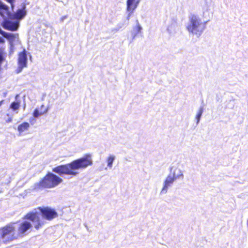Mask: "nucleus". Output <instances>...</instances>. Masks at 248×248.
<instances>
[{
	"label": "nucleus",
	"mask_w": 248,
	"mask_h": 248,
	"mask_svg": "<svg viewBox=\"0 0 248 248\" xmlns=\"http://www.w3.org/2000/svg\"><path fill=\"white\" fill-rule=\"evenodd\" d=\"M15 222H11L0 228V238L4 243H9L19 238L16 232Z\"/></svg>",
	"instance_id": "obj_1"
},
{
	"label": "nucleus",
	"mask_w": 248,
	"mask_h": 248,
	"mask_svg": "<svg viewBox=\"0 0 248 248\" xmlns=\"http://www.w3.org/2000/svg\"><path fill=\"white\" fill-rule=\"evenodd\" d=\"M93 164L91 156L87 154L83 157L73 161L70 164L63 165V170H67L68 166L72 170L84 169Z\"/></svg>",
	"instance_id": "obj_2"
},
{
	"label": "nucleus",
	"mask_w": 248,
	"mask_h": 248,
	"mask_svg": "<svg viewBox=\"0 0 248 248\" xmlns=\"http://www.w3.org/2000/svg\"><path fill=\"white\" fill-rule=\"evenodd\" d=\"M61 181V179L57 176L48 173L36 184L35 188L41 189L52 188L58 185Z\"/></svg>",
	"instance_id": "obj_3"
},
{
	"label": "nucleus",
	"mask_w": 248,
	"mask_h": 248,
	"mask_svg": "<svg viewBox=\"0 0 248 248\" xmlns=\"http://www.w3.org/2000/svg\"><path fill=\"white\" fill-rule=\"evenodd\" d=\"M190 23L186 27L189 32L200 35L204 29V25L201 19L195 15H192L189 19Z\"/></svg>",
	"instance_id": "obj_4"
},
{
	"label": "nucleus",
	"mask_w": 248,
	"mask_h": 248,
	"mask_svg": "<svg viewBox=\"0 0 248 248\" xmlns=\"http://www.w3.org/2000/svg\"><path fill=\"white\" fill-rule=\"evenodd\" d=\"M183 176L182 171H179L177 173H176L175 171H173L172 173L171 172L164 182V186L161 190V193L166 194L167 192L168 188L170 186L173 182L177 179H182Z\"/></svg>",
	"instance_id": "obj_5"
},
{
	"label": "nucleus",
	"mask_w": 248,
	"mask_h": 248,
	"mask_svg": "<svg viewBox=\"0 0 248 248\" xmlns=\"http://www.w3.org/2000/svg\"><path fill=\"white\" fill-rule=\"evenodd\" d=\"M24 219L29 220L34 224V227L37 230L40 229L45 224V222L41 220L39 214L36 212H30L24 217Z\"/></svg>",
	"instance_id": "obj_6"
},
{
	"label": "nucleus",
	"mask_w": 248,
	"mask_h": 248,
	"mask_svg": "<svg viewBox=\"0 0 248 248\" xmlns=\"http://www.w3.org/2000/svg\"><path fill=\"white\" fill-rule=\"evenodd\" d=\"M32 228L31 222L28 220H24L20 222L17 227L18 237H23L27 235Z\"/></svg>",
	"instance_id": "obj_7"
},
{
	"label": "nucleus",
	"mask_w": 248,
	"mask_h": 248,
	"mask_svg": "<svg viewBox=\"0 0 248 248\" xmlns=\"http://www.w3.org/2000/svg\"><path fill=\"white\" fill-rule=\"evenodd\" d=\"M39 210L42 217L47 220H51L58 216L56 211L48 207H39Z\"/></svg>",
	"instance_id": "obj_8"
},
{
	"label": "nucleus",
	"mask_w": 248,
	"mask_h": 248,
	"mask_svg": "<svg viewBox=\"0 0 248 248\" xmlns=\"http://www.w3.org/2000/svg\"><path fill=\"white\" fill-rule=\"evenodd\" d=\"M17 63L18 68H20V70H22L23 68L27 66V51L25 49H24L22 52L18 53Z\"/></svg>",
	"instance_id": "obj_9"
},
{
	"label": "nucleus",
	"mask_w": 248,
	"mask_h": 248,
	"mask_svg": "<svg viewBox=\"0 0 248 248\" xmlns=\"http://www.w3.org/2000/svg\"><path fill=\"white\" fill-rule=\"evenodd\" d=\"M2 25L3 28L5 30L16 31L17 30L19 27V22L18 21L13 22L5 19L3 21Z\"/></svg>",
	"instance_id": "obj_10"
},
{
	"label": "nucleus",
	"mask_w": 248,
	"mask_h": 248,
	"mask_svg": "<svg viewBox=\"0 0 248 248\" xmlns=\"http://www.w3.org/2000/svg\"><path fill=\"white\" fill-rule=\"evenodd\" d=\"M48 107L45 105L36 108L33 111L32 115L34 118H38L47 113Z\"/></svg>",
	"instance_id": "obj_11"
},
{
	"label": "nucleus",
	"mask_w": 248,
	"mask_h": 248,
	"mask_svg": "<svg viewBox=\"0 0 248 248\" xmlns=\"http://www.w3.org/2000/svg\"><path fill=\"white\" fill-rule=\"evenodd\" d=\"M26 14V5L23 4L21 8L18 9L13 15V17L14 19L21 20L25 16Z\"/></svg>",
	"instance_id": "obj_12"
},
{
	"label": "nucleus",
	"mask_w": 248,
	"mask_h": 248,
	"mask_svg": "<svg viewBox=\"0 0 248 248\" xmlns=\"http://www.w3.org/2000/svg\"><path fill=\"white\" fill-rule=\"evenodd\" d=\"M2 35L5 38L7 39L11 44H13L15 41H18L19 39L18 33H11L3 32Z\"/></svg>",
	"instance_id": "obj_13"
},
{
	"label": "nucleus",
	"mask_w": 248,
	"mask_h": 248,
	"mask_svg": "<svg viewBox=\"0 0 248 248\" xmlns=\"http://www.w3.org/2000/svg\"><path fill=\"white\" fill-rule=\"evenodd\" d=\"M139 1L136 0H127V10L132 12L137 7Z\"/></svg>",
	"instance_id": "obj_14"
},
{
	"label": "nucleus",
	"mask_w": 248,
	"mask_h": 248,
	"mask_svg": "<svg viewBox=\"0 0 248 248\" xmlns=\"http://www.w3.org/2000/svg\"><path fill=\"white\" fill-rule=\"evenodd\" d=\"M30 126V125L29 123L23 122L18 126L17 130L18 132L21 134L26 131L28 130Z\"/></svg>",
	"instance_id": "obj_15"
},
{
	"label": "nucleus",
	"mask_w": 248,
	"mask_h": 248,
	"mask_svg": "<svg viewBox=\"0 0 248 248\" xmlns=\"http://www.w3.org/2000/svg\"><path fill=\"white\" fill-rule=\"evenodd\" d=\"M2 11H4L6 13L8 12V7L0 1V15L4 17V16Z\"/></svg>",
	"instance_id": "obj_16"
},
{
	"label": "nucleus",
	"mask_w": 248,
	"mask_h": 248,
	"mask_svg": "<svg viewBox=\"0 0 248 248\" xmlns=\"http://www.w3.org/2000/svg\"><path fill=\"white\" fill-rule=\"evenodd\" d=\"M20 106L19 101H14L11 104L10 107L13 110H16L19 109Z\"/></svg>",
	"instance_id": "obj_17"
},
{
	"label": "nucleus",
	"mask_w": 248,
	"mask_h": 248,
	"mask_svg": "<svg viewBox=\"0 0 248 248\" xmlns=\"http://www.w3.org/2000/svg\"><path fill=\"white\" fill-rule=\"evenodd\" d=\"M78 173L77 171H63V178H66V176L68 175L75 176ZM66 178H68L66 177Z\"/></svg>",
	"instance_id": "obj_18"
},
{
	"label": "nucleus",
	"mask_w": 248,
	"mask_h": 248,
	"mask_svg": "<svg viewBox=\"0 0 248 248\" xmlns=\"http://www.w3.org/2000/svg\"><path fill=\"white\" fill-rule=\"evenodd\" d=\"M114 156L113 155H110L107 158L108 166L111 168L113 162L114 160Z\"/></svg>",
	"instance_id": "obj_19"
},
{
	"label": "nucleus",
	"mask_w": 248,
	"mask_h": 248,
	"mask_svg": "<svg viewBox=\"0 0 248 248\" xmlns=\"http://www.w3.org/2000/svg\"><path fill=\"white\" fill-rule=\"evenodd\" d=\"M202 110H201L197 114V116H196V118L197 119V121L198 122L199 121L200 119V118L202 116Z\"/></svg>",
	"instance_id": "obj_20"
},
{
	"label": "nucleus",
	"mask_w": 248,
	"mask_h": 248,
	"mask_svg": "<svg viewBox=\"0 0 248 248\" xmlns=\"http://www.w3.org/2000/svg\"><path fill=\"white\" fill-rule=\"evenodd\" d=\"M135 29H136V30L137 31V33H139L140 31L141 30V27L139 25H137Z\"/></svg>",
	"instance_id": "obj_21"
},
{
	"label": "nucleus",
	"mask_w": 248,
	"mask_h": 248,
	"mask_svg": "<svg viewBox=\"0 0 248 248\" xmlns=\"http://www.w3.org/2000/svg\"><path fill=\"white\" fill-rule=\"evenodd\" d=\"M12 121V118L11 117H9L7 120H6L5 122L6 123H9Z\"/></svg>",
	"instance_id": "obj_22"
},
{
	"label": "nucleus",
	"mask_w": 248,
	"mask_h": 248,
	"mask_svg": "<svg viewBox=\"0 0 248 248\" xmlns=\"http://www.w3.org/2000/svg\"><path fill=\"white\" fill-rule=\"evenodd\" d=\"M62 167V166H60L59 167L55 168L53 169V170H54V171H55V170H59V167Z\"/></svg>",
	"instance_id": "obj_23"
},
{
	"label": "nucleus",
	"mask_w": 248,
	"mask_h": 248,
	"mask_svg": "<svg viewBox=\"0 0 248 248\" xmlns=\"http://www.w3.org/2000/svg\"><path fill=\"white\" fill-rule=\"evenodd\" d=\"M4 41V40L3 39V38L1 37H0V43H3Z\"/></svg>",
	"instance_id": "obj_24"
},
{
	"label": "nucleus",
	"mask_w": 248,
	"mask_h": 248,
	"mask_svg": "<svg viewBox=\"0 0 248 248\" xmlns=\"http://www.w3.org/2000/svg\"><path fill=\"white\" fill-rule=\"evenodd\" d=\"M3 101H3V100H1V101H0V106H1V105L3 104Z\"/></svg>",
	"instance_id": "obj_25"
},
{
	"label": "nucleus",
	"mask_w": 248,
	"mask_h": 248,
	"mask_svg": "<svg viewBox=\"0 0 248 248\" xmlns=\"http://www.w3.org/2000/svg\"><path fill=\"white\" fill-rule=\"evenodd\" d=\"M57 172H59L60 174H61V173H62V171H57Z\"/></svg>",
	"instance_id": "obj_26"
},
{
	"label": "nucleus",
	"mask_w": 248,
	"mask_h": 248,
	"mask_svg": "<svg viewBox=\"0 0 248 248\" xmlns=\"http://www.w3.org/2000/svg\"><path fill=\"white\" fill-rule=\"evenodd\" d=\"M7 115L9 117L10 116V115L9 114H7Z\"/></svg>",
	"instance_id": "obj_27"
},
{
	"label": "nucleus",
	"mask_w": 248,
	"mask_h": 248,
	"mask_svg": "<svg viewBox=\"0 0 248 248\" xmlns=\"http://www.w3.org/2000/svg\"><path fill=\"white\" fill-rule=\"evenodd\" d=\"M13 0H11V3H12V2H13Z\"/></svg>",
	"instance_id": "obj_28"
}]
</instances>
